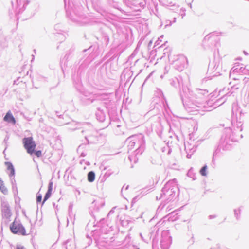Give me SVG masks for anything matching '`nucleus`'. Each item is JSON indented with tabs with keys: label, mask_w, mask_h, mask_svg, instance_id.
I'll return each instance as SVG.
<instances>
[{
	"label": "nucleus",
	"mask_w": 249,
	"mask_h": 249,
	"mask_svg": "<svg viewBox=\"0 0 249 249\" xmlns=\"http://www.w3.org/2000/svg\"><path fill=\"white\" fill-rule=\"evenodd\" d=\"M24 148L28 153L32 154L34 153L36 144L32 137L25 138L23 139Z\"/></svg>",
	"instance_id": "nucleus-1"
},
{
	"label": "nucleus",
	"mask_w": 249,
	"mask_h": 249,
	"mask_svg": "<svg viewBox=\"0 0 249 249\" xmlns=\"http://www.w3.org/2000/svg\"><path fill=\"white\" fill-rule=\"evenodd\" d=\"M11 232L14 234H18L23 236L26 235V230L23 225L16 222H13L10 225Z\"/></svg>",
	"instance_id": "nucleus-2"
},
{
	"label": "nucleus",
	"mask_w": 249,
	"mask_h": 249,
	"mask_svg": "<svg viewBox=\"0 0 249 249\" xmlns=\"http://www.w3.org/2000/svg\"><path fill=\"white\" fill-rule=\"evenodd\" d=\"M53 182H50L48 185V189L47 192V193L45 194V196H44L43 201L42 202V205L45 203V202L50 198L52 195V191H53Z\"/></svg>",
	"instance_id": "nucleus-3"
},
{
	"label": "nucleus",
	"mask_w": 249,
	"mask_h": 249,
	"mask_svg": "<svg viewBox=\"0 0 249 249\" xmlns=\"http://www.w3.org/2000/svg\"><path fill=\"white\" fill-rule=\"evenodd\" d=\"M4 120L6 122L12 123L13 124H15L16 123V120L12 114L10 113V112L6 113V115L4 117Z\"/></svg>",
	"instance_id": "nucleus-4"
},
{
	"label": "nucleus",
	"mask_w": 249,
	"mask_h": 249,
	"mask_svg": "<svg viewBox=\"0 0 249 249\" xmlns=\"http://www.w3.org/2000/svg\"><path fill=\"white\" fill-rule=\"evenodd\" d=\"M7 169L10 171V175L13 176L15 174L14 168L13 165L10 162H6Z\"/></svg>",
	"instance_id": "nucleus-5"
},
{
	"label": "nucleus",
	"mask_w": 249,
	"mask_h": 249,
	"mask_svg": "<svg viewBox=\"0 0 249 249\" xmlns=\"http://www.w3.org/2000/svg\"><path fill=\"white\" fill-rule=\"evenodd\" d=\"M0 190L4 194H6L7 193V189L5 186L3 181L1 180H0Z\"/></svg>",
	"instance_id": "nucleus-6"
},
{
	"label": "nucleus",
	"mask_w": 249,
	"mask_h": 249,
	"mask_svg": "<svg viewBox=\"0 0 249 249\" xmlns=\"http://www.w3.org/2000/svg\"><path fill=\"white\" fill-rule=\"evenodd\" d=\"M95 179V173L93 171L89 172L88 174V180L89 182H92Z\"/></svg>",
	"instance_id": "nucleus-7"
},
{
	"label": "nucleus",
	"mask_w": 249,
	"mask_h": 249,
	"mask_svg": "<svg viewBox=\"0 0 249 249\" xmlns=\"http://www.w3.org/2000/svg\"><path fill=\"white\" fill-rule=\"evenodd\" d=\"M207 170V166H204L200 171V173L202 176H206L207 175L206 173Z\"/></svg>",
	"instance_id": "nucleus-8"
},
{
	"label": "nucleus",
	"mask_w": 249,
	"mask_h": 249,
	"mask_svg": "<svg viewBox=\"0 0 249 249\" xmlns=\"http://www.w3.org/2000/svg\"><path fill=\"white\" fill-rule=\"evenodd\" d=\"M42 200V195L40 194L37 193L36 196V202L37 203H40Z\"/></svg>",
	"instance_id": "nucleus-9"
},
{
	"label": "nucleus",
	"mask_w": 249,
	"mask_h": 249,
	"mask_svg": "<svg viewBox=\"0 0 249 249\" xmlns=\"http://www.w3.org/2000/svg\"><path fill=\"white\" fill-rule=\"evenodd\" d=\"M34 153L37 157H40L42 155V152L40 150L36 151Z\"/></svg>",
	"instance_id": "nucleus-10"
},
{
	"label": "nucleus",
	"mask_w": 249,
	"mask_h": 249,
	"mask_svg": "<svg viewBox=\"0 0 249 249\" xmlns=\"http://www.w3.org/2000/svg\"><path fill=\"white\" fill-rule=\"evenodd\" d=\"M17 249H25L23 246H18L17 247Z\"/></svg>",
	"instance_id": "nucleus-11"
}]
</instances>
